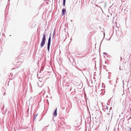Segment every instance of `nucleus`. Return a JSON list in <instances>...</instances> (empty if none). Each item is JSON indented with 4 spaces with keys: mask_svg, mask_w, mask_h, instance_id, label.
<instances>
[{
    "mask_svg": "<svg viewBox=\"0 0 131 131\" xmlns=\"http://www.w3.org/2000/svg\"><path fill=\"white\" fill-rule=\"evenodd\" d=\"M46 38L45 37V35L43 34V37L42 38V41L40 44V46L41 47H42L44 45L46 41Z\"/></svg>",
    "mask_w": 131,
    "mask_h": 131,
    "instance_id": "f257e3e1",
    "label": "nucleus"
},
{
    "mask_svg": "<svg viewBox=\"0 0 131 131\" xmlns=\"http://www.w3.org/2000/svg\"><path fill=\"white\" fill-rule=\"evenodd\" d=\"M51 42V37H50L48 41V46H47V49L48 51H49V48L50 46Z\"/></svg>",
    "mask_w": 131,
    "mask_h": 131,
    "instance_id": "f03ea898",
    "label": "nucleus"
},
{
    "mask_svg": "<svg viewBox=\"0 0 131 131\" xmlns=\"http://www.w3.org/2000/svg\"><path fill=\"white\" fill-rule=\"evenodd\" d=\"M66 12V9H63L62 11V15H64Z\"/></svg>",
    "mask_w": 131,
    "mask_h": 131,
    "instance_id": "7ed1b4c3",
    "label": "nucleus"
},
{
    "mask_svg": "<svg viewBox=\"0 0 131 131\" xmlns=\"http://www.w3.org/2000/svg\"><path fill=\"white\" fill-rule=\"evenodd\" d=\"M53 115L55 116L57 115V108H56L54 111L53 113Z\"/></svg>",
    "mask_w": 131,
    "mask_h": 131,
    "instance_id": "20e7f679",
    "label": "nucleus"
},
{
    "mask_svg": "<svg viewBox=\"0 0 131 131\" xmlns=\"http://www.w3.org/2000/svg\"><path fill=\"white\" fill-rule=\"evenodd\" d=\"M65 2H66V1H63V6H65Z\"/></svg>",
    "mask_w": 131,
    "mask_h": 131,
    "instance_id": "39448f33",
    "label": "nucleus"
},
{
    "mask_svg": "<svg viewBox=\"0 0 131 131\" xmlns=\"http://www.w3.org/2000/svg\"><path fill=\"white\" fill-rule=\"evenodd\" d=\"M122 58L121 57V60H122Z\"/></svg>",
    "mask_w": 131,
    "mask_h": 131,
    "instance_id": "423d86ee",
    "label": "nucleus"
},
{
    "mask_svg": "<svg viewBox=\"0 0 131 131\" xmlns=\"http://www.w3.org/2000/svg\"><path fill=\"white\" fill-rule=\"evenodd\" d=\"M130 111L131 112V108H130Z\"/></svg>",
    "mask_w": 131,
    "mask_h": 131,
    "instance_id": "0eeeda50",
    "label": "nucleus"
},
{
    "mask_svg": "<svg viewBox=\"0 0 131 131\" xmlns=\"http://www.w3.org/2000/svg\"><path fill=\"white\" fill-rule=\"evenodd\" d=\"M63 1H66V0H63Z\"/></svg>",
    "mask_w": 131,
    "mask_h": 131,
    "instance_id": "6e6552de",
    "label": "nucleus"
}]
</instances>
